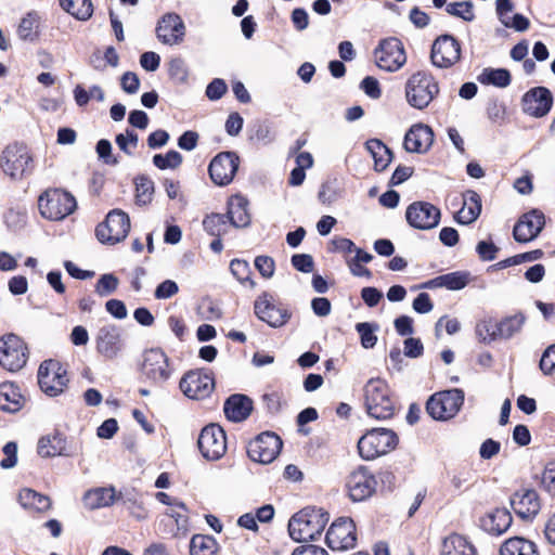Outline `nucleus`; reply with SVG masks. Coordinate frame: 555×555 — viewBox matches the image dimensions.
I'll return each mask as SVG.
<instances>
[{
    "instance_id": "f257e3e1",
    "label": "nucleus",
    "mask_w": 555,
    "mask_h": 555,
    "mask_svg": "<svg viewBox=\"0 0 555 555\" xmlns=\"http://www.w3.org/2000/svg\"><path fill=\"white\" fill-rule=\"evenodd\" d=\"M363 403L369 416L375 420H388L396 411V400L382 378H371L363 387Z\"/></svg>"
},
{
    "instance_id": "f03ea898",
    "label": "nucleus",
    "mask_w": 555,
    "mask_h": 555,
    "mask_svg": "<svg viewBox=\"0 0 555 555\" xmlns=\"http://www.w3.org/2000/svg\"><path fill=\"white\" fill-rule=\"evenodd\" d=\"M328 520L327 512L322 508L306 507L289 519V535L297 542L314 540L323 532Z\"/></svg>"
},
{
    "instance_id": "7ed1b4c3",
    "label": "nucleus",
    "mask_w": 555,
    "mask_h": 555,
    "mask_svg": "<svg viewBox=\"0 0 555 555\" xmlns=\"http://www.w3.org/2000/svg\"><path fill=\"white\" fill-rule=\"evenodd\" d=\"M438 93V82L426 72L413 74L405 83V99L416 109L426 108Z\"/></svg>"
},
{
    "instance_id": "20e7f679",
    "label": "nucleus",
    "mask_w": 555,
    "mask_h": 555,
    "mask_svg": "<svg viewBox=\"0 0 555 555\" xmlns=\"http://www.w3.org/2000/svg\"><path fill=\"white\" fill-rule=\"evenodd\" d=\"M398 441L397 434L391 429L374 428L359 439V454L364 460H374L392 451Z\"/></svg>"
},
{
    "instance_id": "39448f33",
    "label": "nucleus",
    "mask_w": 555,
    "mask_h": 555,
    "mask_svg": "<svg viewBox=\"0 0 555 555\" xmlns=\"http://www.w3.org/2000/svg\"><path fill=\"white\" fill-rule=\"evenodd\" d=\"M38 207L42 217L59 221L76 209V199L66 191L52 189L39 196Z\"/></svg>"
},
{
    "instance_id": "423d86ee",
    "label": "nucleus",
    "mask_w": 555,
    "mask_h": 555,
    "mask_svg": "<svg viewBox=\"0 0 555 555\" xmlns=\"http://www.w3.org/2000/svg\"><path fill=\"white\" fill-rule=\"evenodd\" d=\"M464 403V391L459 388L434 393L426 403L427 413L436 421L453 418Z\"/></svg>"
},
{
    "instance_id": "0eeeda50",
    "label": "nucleus",
    "mask_w": 555,
    "mask_h": 555,
    "mask_svg": "<svg viewBox=\"0 0 555 555\" xmlns=\"http://www.w3.org/2000/svg\"><path fill=\"white\" fill-rule=\"evenodd\" d=\"M33 157L28 147L22 143L9 144L2 152L0 166L12 179H22L31 171Z\"/></svg>"
},
{
    "instance_id": "6e6552de",
    "label": "nucleus",
    "mask_w": 555,
    "mask_h": 555,
    "mask_svg": "<svg viewBox=\"0 0 555 555\" xmlns=\"http://www.w3.org/2000/svg\"><path fill=\"white\" fill-rule=\"evenodd\" d=\"M130 230L129 216L121 209L111 210L96 227L95 234L103 244L114 245L125 240Z\"/></svg>"
},
{
    "instance_id": "1a4fd4ad",
    "label": "nucleus",
    "mask_w": 555,
    "mask_h": 555,
    "mask_svg": "<svg viewBox=\"0 0 555 555\" xmlns=\"http://www.w3.org/2000/svg\"><path fill=\"white\" fill-rule=\"evenodd\" d=\"M66 370L56 360L43 361L38 370V384L40 389L50 397L61 395L67 387Z\"/></svg>"
},
{
    "instance_id": "9d476101",
    "label": "nucleus",
    "mask_w": 555,
    "mask_h": 555,
    "mask_svg": "<svg viewBox=\"0 0 555 555\" xmlns=\"http://www.w3.org/2000/svg\"><path fill=\"white\" fill-rule=\"evenodd\" d=\"M254 309L259 320L274 328L285 325L292 315L288 309L278 302L269 293H262L257 297Z\"/></svg>"
},
{
    "instance_id": "9b49d317",
    "label": "nucleus",
    "mask_w": 555,
    "mask_h": 555,
    "mask_svg": "<svg viewBox=\"0 0 555 555\" xmlns=\"http://www.w3.org/2000/svg\"><path fill=\"white\" fill-rule=\"evenodd\" d=\"M27 362V347L16 335L0 338V365L9 372L22 370Z\"/></svg>"
},
{
    "instance_id": "f8f14e48",
    "label": "nucleus",
    "mask_w": 555,
    "mask_h": 555,
    "mask_svg": "<svg viewBox=\"0 0 555 555\" xmlns=\"http://www.w3.org/2000/svg\"><path fill=\"white\" fill-rule=\"evenodd\" d=\"M376 65L386 72H397L406 62L403 43L397 38L383 40L374 51Z\"/></svg>"
},
{
    "instance_id": "ddd939ff",
    "label": "nucleus",
    "mask_w": 555,
    "mask_h": 555,
    "mask_svg": "<svg viewBox=\"0 0 555 555\" xmlns=\"http://www.w3.org/2000/svg\"><path fill=\"white\" fill-rule=\"evenodd\" d=\"M197 444L203 457L220 460L227 452L225 433L219 425L210 424L202 429Z\"/></svg>"
},
{
    "instance_id": "4468645a",
    "label": "nucleus",
    "mask_w": 555,
    "mask_h": 555,
    "mask_svg": "<svg viewBox=\"0 0 555 555\" xmlns=\"http://www.w3.org/2000/svg\"><path fill=\"white\" fill-rule=\"evenodd\" d=\"M141 370L143 376L154 384H163L171 375L168 357L159 348H152L143 353Z\"/></svg>"
},
{
    "instance_id": "2eb2a0df",
    "label": "nucleus",
    "mask_w": 555,
    "mask_h": 555,
    "mask_svg": "<svg viewBox=\"0 0 555 555\" xmlns=\"http://www.w3.org/2000/svg\"><path fill=\"white\" fill-rule=\"evenodd\" d=\"M356 526L351 518L336 519L326 532V544L333 551H345L356 545Z\"/></svg>"
},
{
    "instance_id": "dca6fc26",
    "label": "nucleus",
    "mask_w": 555,
    "mask_h": 555,
    "mask_svg": "<svg viewBox=\"0 0 555 555\" xmlns=\"http://www.w3.org/2000/svg\"><path fill=\"white\" fill-rule=\"evenodd\" d=\"M282 441L273 433H262L249 442L247 453L251 461L260 464L271 463L280 453Z\"/></svg>"
},
{
    "instance_id": "f3484780",
    "label": "nucleus",
    "mask_w": 555,
    "mask_h": 555,
    "mask_svg": "<svg viewBox=\"0 0 555 555\" xmlns=\"http://www.w3.org/2000/svg\"><path fill=\"white\" fill-rule=\"evenodd\" d=\"M441 212L438 207L428 202H414L408 206L405 219L408 223L417 230H430L440 222Z\"/></svg>"
},
{
    "instance_id": "a211bd4d",
    "label": "nucleus",
    "mask_w": 555,
    "mask_h": 555,
    "mask_svg": "<svg viewBox=\"0 0 555 555\" xmlns=\"http://www.w3.org/2000/svg\"><path fill=\"white\" fill-rule=\"evenodd\" d=\"M430 59L439 68H449L461 59L460 42L451 35H441L433 43Z\"/></svg>"
},
{
    "instance_id": "6ab92c4d",
    "label": "nucleus",
    "mask_w": 555,
    "mask_h": 555,
    "mask_svg": "<svg viewBox=\"0 0 555 555\" xmlns=\"http://www.w3.org/2000/svg\"><path fill=\"white\" fill-rule=\"evenodd\" d=\"M215 388V382L208 371L188 372L180 380L181 391L190 399L201 400L208 397Z\"/></svg>"
},
{
    "instance_id": "aec40b11",
    "label": "nucleus",
    "mask_w": 555,
    "mask_h": 555,
    "mask_svg": "<svg viewBox=\"0 0 555 555\" xmlns=\"http://www.w3.org/2000/svg\"><path fill=\"white\" fill-rule=\"evenodd\" d=\"M96 352L107 360L116 359L124 349L122 330L115 324L99 328L95 336Z\"/></svg>"
},
{
    "instance_id": "412c9836",
    "label": "nucleus",
    "mask_w": 555,
    "mask_h": 555,
    "mask_svg": "<svg viewBox=\"0 0 555 555\" xmlns=\"http://www.w3.org/2000/svg\"><path fill=\"white\" fill-rule=\"evenodd\" d=\"M376 486L375 477L364 466L352 470L346 482L349 496L354 502H361L372 496Z\"/></svg>"
},
{
    "instance_id": "4be33fe9",
    "label": "nucleus",
    "mask_w": 555,
    "mask_h": 555,
    "mask_svg": "<svg viewBox=\"0 0 555 555\" xmlns=\"http://www.w3.org/2000/svg\"><path fill=\"white\" fill-rule=\"evenodd\" d=\"M240 158L234 152H221L209 164V176L217 185L229 184L238 168Z\"/></svg>"
},
{
    "instance_id": "5701e85b",
    "label": "nucleus",
    "mask_w": 555,
    "mask_h": 555,
    "mask_svg": "<svg viewBox=\"0 0 555 555\" xmlns=\"http://www.w3.org/2000/svg\"><path fill=\"white\" fill-rule=\"evenodd\" d=\"M544 225V214L538 209H532L519 217L514 225L513 236L519 243L531 242L538 237Z\"/></svg>"
},
{
    "instance_id": "b1692460",
    "label": "nucleus",
    "mask_w": 555,
    "mask_h": 555,
    "mask_svg": "<svg viewBox=\"0 0 555 555\" xmlns=\"http://www.w3.org/2000/svg\"><path fill=\"white\" fill-rule=\"evenodd\" d=\"M156 35L164 44H180L185 36V25L178 14L167 13L159 20Z\"/></svg>"
},
{
    "instance_id": "393cba45",
    "label": "nucleus",
    "mask_w": 555,
    "mask_h": 555,
    "mask_svg": "<svg viewBox=\"0 0 555 555\" xmlns=\"http://www.w3.org/2000/svg\"><path fill=\"white\" fill-rule=\"evenodd\" d=\"M553 103L552 93L544 87H535L527 91L522 96V111L532 117L545 116Z\"/></svg>"
},
{
    "instance_id": "a878e982",
    "label": "nucleus",
    "mask_w": 555,
    "mask_h": 555,
    "mask_svg": "<svg viewBox=\"0 0 555 555\" xmlns=\"http://www.w3.org/2000/svg\"><path fill=\"white\" fill-rule=\"evenodd\" d=\"M511 506L521 519H532L541 508L538 493L533 489H520L511 496Z\"/></svg>"
},
{
    "instance_id": "bb28decb",
    "label": "nucleus",
    "mask_w": 555,
    "mask_h": 555,
    "mask_svg": "<svg viewBox=\"0 0 555 555\" xmlns=\"http://www.w3.org/2000/svg\"><path fill=\"white\" fill-rule=\"evenodd\" d=\"M434 142L431 128L424 124L413 125L405 133L403 146L409 153H425Z\"/></svg>"
},
{
    "instance_id": "cd10ccee",
    "label": "nucleus",
    "mask_w": 555,
    "mask_h": 555,
    "mask_svg": "<svg viewBox=\"0 0 555 555\" xmlns=\"http://www.w3.org/2000/svg\"><path fill=\"white\" fill-rule=\"evenodd\" d=\"M513 517L507 508L496 507L488 511L479 519L480 528L491 535H502L511 527Z\"/></svg>"
},
{
    "instance_id": "c85d7f7f",
    "label": "nucleus",
    "mask_w": 555,
    "mask_h": 555,
    "mask_svg": "<svg viewBox=\"0 0 555 555\" xmlns=\"http://www.w3.org/2000/svg\"><path fill=\"white\" fill-rule=\"evenodd\" d=\"M117 495L114 487H99L88 490L82 501L86 508L94 511L113 505L117 501Z\"/></svg>"
},
{
    "instance_id": "c756f323",
    "label": "nucleus",
    "mask_w": 555,
    "mask_h": 555,
    "mask_svg": "<svg viewBox=\"0 0 555 555\" xmlns=\"http://www.w3.org/2000/svg\"><path fill=\"white\" fill-rule=\"evenodd\" d=\"M253 410V401L245 395L235 393L230 396L223 405L228 420L242 422L246 420Z\"/></svg>"
},
{
    "instance_id": "7c9ffc66",
    "label": "nucleus",
    "mask_w": 555,
    "mask_h": 555,
    "mask_svg": "<svg viewBox=\"0 0 555 555\" xmlns=\"http://www.w3.org/2000/svg\"><path fill=\"white\" fill-rule=\"evenodd\" d=\"M481 212V198L479 194L473 190L463 193V206L456 212L455 220L461 224H469L474 222Z\"/></svg>"
},
{
    "instance_id": "2f4dec72",
    "label": "nucleus",
    "mask_w": 555,
    "mask_h": 555,
    "mask_svg": "<svg viewBox=\"0 0 555 555\" xmlns=\"http://www.w3.org/2000/svg\"><path fill=\"white\" fill-rule=\"evenodd\" d=\"M117 501H121L130 515L138 520H144L149 516V511L144 506L142 496L133 489H125L117 495Z\"/></svg>"
},
{
    "instance_id": "473e14b6",
    "label": "nucleus",
    "mask_w": 555,
    "mask_h": 555,
    "mask_svg": "<svg viewBox=\"0 0 555 555\" xmlns=\"http://www.w3.org/2000/svg\"><path fill=\"white\" fill-rule=\"evenodd\" d=\"M247 204V199L242 195H234L230 198L227 217L235 228H244L250 223Z\"/></svg>"
},
{
    "instance_id": "72a5a7b5",
    "label": "nucleus",
    "mask_w": 555,
    "mask_h": 555,
    "mask_svg": "<svg viewBox=\"0 0 555 555\" xmlns=\"http://www.w3.org/2000/svg\"><path fill=\"white\" fill-rule=\"evenodd\" d=\"M38 454L41 457H54L65 455V438L59 433L41 437L38 441Z\"/></svg>"
},
{
    "instance_id": "f704fd0d",
    "label": "nucleus",
    "mask_w": 555,
    "mask_h": 555,
    "mask_svg": "<svg viewBox=\"0 0 555 555\" xmlns=\"http://www.w3.org/2000/svg\"><path fill=\"white\" fill-rule=\"evenodd\" d=\"M23 405V396L16 385L10 382L0 384V409L16 412Z\"/></svg>"
},
{
    "instance_id": "c9c22d12",
    "label": "nucleus",
    "mask_w": 555,
    "mask_h": 555,
    "mask_svg": "<svg viewBox=\"0 0 555 555\" xmlns=\"http://www.w3.org/2000/svg\"><path fill=\"white\" fill-rule=\"evenodd\" d=\"M441 555H477V551L463 535L450 534L442 542Z\"/></svg>"
},
{
    "instance_id": "e433bc0d",
    "label": "nucleus",
    "mask_w": 555,
    "mask_h": 555,
    "mask_svg": "<svg viewBox=\"0 0 555 555\" xmlns=\"http://www.w3.org/2000/svg\"><path fill=\"white\" fill-rule=\"evenodd\" d=\"M526 321L527 318L521 312L505 317L496 323V335L500 339H511L521 332Z\"/></svg>"
},
{
    "instance_id": "4c0bfd02",
    "label": "nucleus",
    "mask_w": 555,
    "mask_h": 555,
    "mask_svg": "<svg viewBox=\"0 0 555 555\" xmlns=\"http://www.w3.org/2000/svg\"><path fill=\"white\" fill-rule=\"evenodd\" d=\"M17 500L21 506L28 511L44 512L50 507L48 496L29 488L20 490Z\"/></svg>"
},
{
    "instance_id": "58836bf2",
    "label": "nucleus",
    "mask_w": 555,
    "mask_h": 555,
    "mask_svg": "<svg viewBox=\"0 0 555 555\" xmlns=\"http://www.w3.org/2000/svg\"><path fill=\"white\" fill-rule=\"evenodd\" d=\"M500 555H539L535 544L521 537L509 538L500 547Z\"/></svg>"
},
{
    "instance_id": "ea45409f",
    "label": "nucleus",
    "mask_w": 555,
    "mask_h": 555,
    "mask_svg": "<svg viewBox=\"0 0 555 555\" xmlns=\"http://www.w3.org/2000/svg\"><path fill=\"white\" fill-rule=\"evenodd\" d=\"M365 146L374 159L375 169L377 171L385 170L391 162V151L378 139L369 140Z\"/></svg>"
},
{
    "instance_id": "a19ab883",
    "label": "nucleus",
    "mask_w": 555,
    "mask_h": 555,
    "mask_svg": "<svg viewBox=\"0 0 555 555\" xmlns=\"http://www.w3.org/2000/svg\"><path fill=\"white\" fill-rule=\"evenodd\" d=\"M481 85L506 88L511 83V74L505 68H483L477 77Z\"/></svg>"
},
{
    "instance_id": "79ce46f5",
    "label": "nucleus",
    "mask_w": 555,
    "mask_h": 555,
    "mask_svg": "<svg viewBox=\"0 0 555 555\" xmlns=\"http://www.w3.org/2000/svg\"><path fill=\"white\" fill-rule=\"evenodd\" d=\"M41 16L37 11L28 12L17 28V35L22 40L34 41L38 37Z\"/></svg>"
},
{
    "instance_id": "37998d69",
    "label": "nucleus",
    "mask_w": 555,
    "mask_h": 555,
    "mask_svg": "<svg viewBox=\"0 0 555 555\" xmlns=\"http://www.w3.org/2000/svg\"><path fill=\"white\" fill-rule=\"evenodd\" d=\"M60 5L79 21L89 20L93 12L91 0H60Z\"/></svg>"
},
{
    "instance_id": "c03bdc74",
    "label": "nucleus",
    "mask_w": 555,
    "mask_h": 555,
    "mask_svg": "<svg viewBox=\"0 0 555 555\" xmlns=\"http://www.w3.org/2000/svg\"><path fill=\"white\" fill-rule=\"evenodd\" d=\"M218 548L216 540L210 535L195 534L191 539V555H215Z\"/></svg>"
},
{
    "instance_id": "a18cd8bd",
    "label": "nucleus",
    "mask_w": 555,
    "mask_h": 555,
    "mask_svg": "<svg viewBox=\"0 0 555 555\" xmlns=\"http://www.w3.org/2000/svg\"><path fill=\"white\" fill-rule=\"evenodd\" d=\"M230 270L242 285L250 288L255 287V282L250 278V267L247 261L234 259L230 263Z\"/></svg>"
},
{
    "instance_id": "49530a36",
    "label": "nucleus",
    "mask_w": 555,
    "mask_h": 555,
    "mask_svg": "<svg viewBox=\"0 0 555 555\" xmlns=\"http://www.w3.org/2000/svg\"><path fill=\"white\" fill-rule=\"evenodd\" d=\"M154 193V183L146 177L135 179V201L138 205L151 203Z\"/></svg>"
},
{
    "instance_id": "de8ad7c7",
    "label": "nucleus",
    "mask_w": 555,
    "mask_h": 555,
    "mask_svg": "<svg viewBox=\"0 0 555 555\" xmlns=\"http://www.w3.org/2000/svg\"><path fill=\"white\" fill-rule=\"evenodd\" d=\"M469 282V273L466 271H455L441 275L442 287L450 291L463 289Z\"/></svg>"
},
{
    "instance_id": "09e8293b",
    "label": "nucleus",
    "mask_w": 555,
    "mask_h": 555,
    "mask_svg": "<svg viewBox=\"0 0 555 555\" xmlns=\"http://www.w3.org/2000/svg\"><path fill=\"white\" fill-rule=\"evenodd\" d=\"M356 330L360 335L361 345L365 349L373 348L377 343L376 332L378 325L369 322H361L356 325Z\"/></svg>"
},
{
    "instance_id": "8fccbe9b",
    "label": "nucleus",
    "mask_w": 555,
    "mask_h": 555,
    "mask_svg": "<svg viewBox=\"0 0 555 555\" xmlns=\"http://www.w3.org/2000/svg\"><path fill=\"white\" fill-rule=\"evenodd\" d=\"M225 218V216L220 214L207 216L203 221L205 231L212 236H221L227 230Z\"/></svg>"
},
{
    "instance_id": "3c124183",
    "label": "nucleus",
    "mask_w": 555,
    "mask_h": 555,
    "mask_svg": "<svg viewBox=\"0 0 555 555\" xmlns=\"http://www.w3.org/2000/svg\"><path fill=\"white\" fill-rule=\"evenodd\" d=\"M446 11L450 15L456 16L466 22H472L475 18L473 3L470 1L451 2L447 4Z\"/></svg>"
},
{
    "instance_id": "603ef678",
    "label": "nucleus",
    "mask_w": 555,
    "mask_h": 555,
    "mask_svg": "<svg viewBox=\"0 0 555 555\" xmlns=\"http://www.w3.org/2000/svg\"><path fill=\"white\" fill-rule=\"evenodd\" d=\"M154 165L162 170L175 169L182 163V155L177 151H169L165 155L156 154L153 157Z\"/></svg>"
},
{
    "instance_id": "864d4df0",
    "label": "nucleus",
    "mask_w": 555,
    "mask_h": 555,
    "mask_svg": "<svg viewBox=\"0 0 555 555\" xmlns=\"http://www.w3.org/2000/svg\"><path fill=\"white\" fill-rule=\"evenodd\" d=\"M119 285V280L112 273H106L100 276L95 284V293L100 297H107L113 294Z\"/></svg>"
},
{
    "instance_id": "5fc2aeb1",
    "label": "nucleus",
    "mask_w": 555,
    "mask_h": 555,
    "mask_svg": "<svg viewBox=\"0 0 555 555\" xmlns=\"http://www.w3.org/2000/svg\"><path fill=\"white\" fill-rule=\"evenodd\" d=\"M167 515L175 519L178 531L188 529V509L182 502L178 501L173 506H170Z\"/></svg>"
},
{
    "instance_id": "6e6d98bb",
    "label": "nucleus",
    "mask_w": 555,
    "mask_h": 555,
    "mask_svg": "<svg viewBox=\"0 0 555 555\" xmlns=\"http://www.w3.org/2000/svg\"><path fill=\"white\" fill-rule=\"evenodd\" d=\"M139 137L132 130H127L126 133H119L116 137V144L127 155H132V151L138 146Z\"/></svg>"
},
{
    "instance_id": "4d7b16f0",
    "label": "nucleus",
    "mask_w": 555,
    "mask_h": 555,
    "mask_svg": "<svg viewBox=\"0 0 555 555\" xmlns=\"http://www.w3.org/2000/svg\"><path fill=\"white\" fill-rule=\"evenodd\" d=\"M169 75L178 82H185L189 76L185 62L180 57L172 59L169 63Z\"/></svg>"
},
{
    "instance_id": "13d9d810",
    "label": "nucleus",
    "mask_w": 555,
    "mask_h": 555,
    "mask_svg": "<svg viewBox=\"0 0 555 555\" xmlns=\"http://www.w3.org/2000/svg\"><path fill=\"white\" fill-rule=\"evenodd\" d=\"M4 459L0 462V467L3 469H11L17 464V444L10 441L2 448Z\"/></svg>"
},
{
    "instance_id": "bf43d9fd",
    "label": "nucleus",
    "mask_w": 555,
    "mask_h": 555,
    "mask_svg": "<svg viewBox=\"0 0 555 555\" xmlns=\"http://www.w3.org/2000/svg\"><path fill=\"white\" fill-rule=\"evenodd\" d=\"M179 292L178 284L172 280H165L155 289L154 296L158 300H165L173 297Z\"/></svg>"
},
{
    "instance_id": "052dcab7",
    "label": "nucleus",
    "mask_w": 555,
    "mask_h": 555,
    "mask_svg": "<svg viewBox=\"0 0 555 555\" xmlns=\"http://www.w3.org/2000/svg\"><path fill=\"white\" fill-rule=\"evenodd\" d=\"M476 334L479 337V339L483 343H491L496 339H500L499 335H496V325L492 326L490 322L487 321L477 324Z\"/></svg>"
},
{
    "instance_id": "680f3d73",
    "label": "nucleus",
    "mask_w": 555,
    "mask_h": 555,
    "mask_svg": "<svg viewBox=\"0 0 555 555\" xmlns=\"http://www.w3.org/2000/svg\"><path fill=\"white\" fill-rule=\"evenodd\" d=\"M543 257V251L541 249H534L531 251L522 253L515 255L505 260V264L507 266H516L522 262H531L539 260Z\"/></svg>"
},
{
    "instance_id": "e2e57ef3",
    "label": "nucleus",
    "mask_w": 555,
    "mask_h": 555,
    "mask_svg": "<svg viewBox=\"0 0 555 555\" xmlns=\"http://www.w3.org/2000/svg\"><path fill=\"white\" fill-rule=\"evenodd\" d=\"M228 86L223 79H214L206 88V95L211 101H217L227 92Z\"/></svg>"
},
{
    "instance_id": "0e129e2a",
    "label": "nucleus",
    "mask_w": 555,
    "mask_h": 555,
    "mask_svg": "<svg viewBox=\"0 0 555 555\" xmlns=\"http://www.w3.org/2000/svg\"><path fill=\"white\" fill-rule=\"evenodd\" d=\"M96 153L105 164H118V159L112 155V144L108 140L102 139L96 143Z\"/></svg>"
},
{
    "instance_id": "69168bd1",
    "label": "nucleus",
    "mask_w": 555,
    "mask_h": 555,
    "mask_svg": "<svg viewBox=\"0 0 555 555\" xmlns=\"http://www.w3.org/2000/svg\"><path fill=\"white\" fill-rule=\"evenodd\" d=\"M540 369L546 375L555 370V344L545 349L540 360Z\"/></svg>"
},
{
    "instance_id": "338daca9",
    "label": "nucleus",
    "mask_w": 555,
    "mask_h": 555,
    "mask_svg": "<svg viewBox=\"0 0 555 555\" xmlns=\"http://www.w3.org/2000/svg\"><path fill=\"white\" fill-rule=\"evenodd\" d=\"M255 267L263 278H271L274 273V261L268 256H258L255 259Z\"/></svg>"
},
{
    "instance_id": "774afa93",
    "label": "nucleus",
    "mask_w": 555,
    "mask_h": 555,
    "mask_svg": "<svg viewBox=\"0 0 555 555\" xmlns=\"http://www.w3.org/2000/svg\"><path fill=\"white\" fill-rule=\"evenodd\" d=\"M541 482L550 494L555 495V464L545 467Z\"/></svg>"
}]
</instances>
